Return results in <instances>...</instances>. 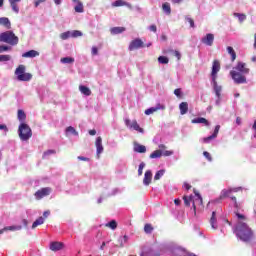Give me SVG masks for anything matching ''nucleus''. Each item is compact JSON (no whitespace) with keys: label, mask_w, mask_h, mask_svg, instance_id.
Here are the masks:
<instances>
[{"label":"nucleus","mask_w":256,"mask_h":256,"mask_svg":"<svg viewBox=\"0 0 256 256\" xmlns=\"http://www.w3.org/2000/svg\"><path fill=\"white\" fill-rule=\"evenodd\" d=\"M239 222L236 225V235L241 239V241H251L253 239V230L249 228L247 223L243 222L247 218L243 214L236 213Z\"/></svg>","instance_id":"nucleus-1"},{"label":"nucleus","mask_w":256,"mask_h":256,"mask_svg":"<svg viewBox=\"0 0 256 256\" xmlns=\"http://www.w3.org/2000/svg\"><path fill=\"white\" fill-rule=\"evenodd\" d=\"M183 201L186 207H191L192 203L194 215L197 214V209L198 211H203L204 209L203 198L201 197V194L197 192V190H194V195L183 196Z\"/></svg>","instance_id":"nucleus-2"},{"label":"nucleus","mask_w":256,"mask_h":256,"mask_svg":"<svg viewBox=\"0 0 256 256\" xmlns=\"http://www.w3.org/2000/svg\"><path fill=\"white\" fill-rule=\"evenodd\" d=\"M18 135L22 141H29L33 137V130L27 123L22 122L18 127Z\"/></svg>","instance_id":"nucleus-3"},{"label":"nucleus","mask_w":256,"mask_h":256,"mask_svg":"<svg viewBox=\"0 0 256 256\" xmlns=\"http://www.w3.org/2000/svg\"><path fill=\"white\" fill-rule=\"evenodd\" d=\"M0 41L2 43H8V45H18L19 37L13 31H6L0 34Z\"/></svg>","instance_id":"nucleus-4"},{"label":"nucleus","mask_w":256,"mask_h":256,"mask_svg":"<svg viewBox=\"0 0 256 256\" xmlns=\"http://www.w3.org/2000/svg\"><path fill=\"white\" fill-rule=\"evenodd\" d=\"M239 191V188H230V189H223L220 194V199H231L234 203V207L236 209H239V203L237 202V197L233 196V193H237Z\"/></svg>","instance_id":"nucleus-5"},{"label":"nucleus","mask_w":256,"mask_h":256,"mask_svg":"<svg viewBox=\"0 0 256 256\" xmlns=\"http://www.w3.org/2000/svg\"><path fill=\"white\" fill-rule=\"evenodd\" d=\"M26 67L25 65L21 64L19 65L15 70V75L17 77L18 81H31L33 79V74L26 73Z\"/></svg>","instance_id":"nucleus-6"},{"label":"nucleus","mask_w":256,"mask_h":256,"mask_svg":"<svg viewBox=\"0 0 256 256\" xmlns=\"http://www.w3.org/2000/svg\"><path fill=\"white\" fill-rule=\"evenodd\" d=\"M230 75L237 85H241L243 83H247V77L241 72H237L236 70L230 71Z\"/></svg>","instance_id":"nucleus-7"},{"label":"nucleus","mask_w":256,"mask_h":256,"mask_svg":"<svg viewBox=\"0 0 256 256\" xmlns=\"http://www.w3.org/2000/svg\"><path fill=\"white\" fill-rule=\"evenodd\" d=\"M124 123L126 127H128L129 129H134V131H137L138 133H145V130L141 128V126H139V123H137V120H133L131 122L130 119H125Z\"/></svg>","instance_id":"nucleus-8"},{"label":"nucleus","mask_w":256,"mask_h":256,"mask_svg":"<svg viewBox=\"0 0 256 256\" xmlns=\"http://www.w3.org/2000/svg\"><path fill=\"white\" fill-rule=\"evenodd\" d=\"M143 47H145V43L141 41V38H136L130 42L128 49L129 51H135Z\"/></svg>","instance_id":"nucleus-9"},{"label":"nucleus","mask_w":256,"mask_h":256,"mask_svg":"<svg viewBox=\"0 0 256 256\" xmlns=\"http://www.w3.org/2000/svg\"><path fill=\"white\" fill-rule=\"evenodd\" d=\"M34 195H35V198L39 201L43 199V197H47L51 195V188L50 187L42 188L36 191Z\"/></svg>","instance_id":"nucleus-10"},{"label":"nucleus","mask_w":256,"mask_h":256,"mask_svg":"<svg viewBox=\"0 0 256 256\" xmlns=\"http://www.w3.org/2000/svg\"><path fill=\"white\" fill-rule=\"evenodd\" d=\"M219 71H221V63H219L218 60H214L212 64V72H211L212 81L217 80V73Z\"/></svg>","instance_id":"nucleus-11"},{"label":"nucleus","mask_w":256,"mask_h":256,"mask_svg":"<svg viewBox=\"0 0 256 256\" xmlns=\"http://www.w3.org/2000/svg\"><path fill=\"white\" fill-rule=\"evenodd\" d=\"M202 43L204 45H207L208 47H213V41H215V35L208 33L205 37L201 39Z\"/></svg>","instance_id":"nucleus-12"},{"label":"nucleus","mask_w":256,"mask_h":256,"mask_svg":"<svg viewBox=\"0 0 256 256\" xmlns=\"http://www.w3.org/2000/svg\"><path fill=\"white\" fill-rule=\"evenodd\" d=\"M234 69L239 71V73H243L244 75H248L249 73V68H247V64L245 62H238Z\"/></svg>","instance_id":"nucleus-13"},{"label":"nucleus","mask_w":256,"mask_h":256,"mask_svg":"<svg viewBox=\"0 0 256 256\" xmlns=\"http://www.w3.org/2000/svg\"><path fill=\"white\" fill-rule=\"evenodd\" d=\"M153 179V173L151 170H147L144 174L143 184L148 187V185H151V181Z\"/></svg>","instance_id":"nucleus-14"},{"label":"nucleus","mask_w":256,"mask_h":256,"mask_svg":"<svg viewBox=\"0 0 256 256\" xmlns=\"http://www.w3.org/2000/svg\"><path fill=\"white\" fill-rule=\"evenodd\" d=\"M219 129H221V126L220 125H217L214 129V132L212 135L206 137V138H203V142L204 143H209V141L217 138V135H219Z\"/></svg>","instance_id":"nucleus-15"},{"label":"nucleus","mask_w":256,"mask_h":256,"mask_svg":"<svg viewBox=\"0 0 256 256\" xmlns=\"http://www.w3.org/2000/svg\"><path fill=\"white\" fill-rule=\"evenodd\" d=\"M95 147L97 149V156L99 157V154L103 153V138L101 136L96 138Z\"/></svg>","instance_id":"nucleus-16"},{"label":"nucleus","mask_w":256,"mask_h":256,"mask_svg":"<svg viewBox=\"0 0 256 256\" xmlns=\"http://www.w3.org/2000/svg\"><path fill=\"white\" fill-rule=\"evenodd\" d=\"M95 147L97 149V156L99 157V154L103 153V138L101 136L96 138Z\"/></svg>","instance_id":"nucleus-17"},{"label":"nucleus","mask_w":256,"mask_h":256,"mask_svg":"<svg viewBox=\"0 0 256 256\" xmlns=\"http://www.w3.org/2000/svg\"><path fill=\"white\" fill-rule=\"evenodd\" d=\"M165 110V106L161 105V104H157L156 107H151L149 109L145 110V115H153V113L159 111V110Z\"/></svg>","instance_id":"nucleus-18"},{"label":"nucleus","mask_w":256,"mask_h":256,"mask_svg":"<svg viewBox=\"0 0 256 256\" xmlns=\"http://www.w3.org/2000/svg\"><path fill=\"white\" fill-rule=\"evenodd\" d=\"M22 57H24V59H33L34 57H39V52H37V50H29L23 53Z\"/></svg>","instance_id":"nucleus-19"},{"label":"nucleus","mask_w":256,"mask_h":256,"mask_svg":"<svg viewBox=\"0 0 256 256\" xmlns=\"http://www.w3.org/2000/svg\"><path fill=\"white\" fill-rule=\"evenodd\" d=\"M134 151L135 153H147V147H145V145L134 142Z\"/></svg>","instance_id":"nucleus-20"},{"label":"nucleus","mask_w":256,"mask_h":256,"mask_svg":"<svg viewBox=\"0 0 256 256\" xmlns=\"http://www.w3.org/2000/svg\"><path fill=\"white\" fill-rule=\"evenodd\" d=\"M179 109L181 115H187V112L189 111V104L187 102H182L179 104Z\"/></svg>","instance_id":"nucleus-21"},{"label":"nucleus","mask_w":256,"mask_h":256,"mask_svg":"<svg viewBox=\"0 0 256 256\" xmlns=\"http://www.w3.org/2000/svg\"><path fill=\"white\" fill-rule=\"evenodd\" d=\"M50 249L51 251H61V249H63V242H52Z\"/></svg>","instance_id":"nucleus-22"},{"label":"nucleus","mask_w":256,"mask_h":256,"mask_svg":"<svg viewBox=\"0 0 256 256\" xmlns=\"http://www.w3.org/2000/svg\"><path fill=\"white\" fill-rule=\"evenodd\" d=\"M191 123H194V124L203 123L204 125H206V127H209V120L203 117L194 118L191 120Z\"/></svg>","instance_id":"nucleus-23"},{"label":"nucleus","mask_w":256,"mask_h":256,"mask_svg":"<svg viewBox=\"0 0 256 256\" xmlns=\"http://www.w3.org/2000/svg\"><path fill=\"white\" fill-rule=\"evenodd\" d=\"M210 225L212 229H217V213L215 211L212 212V216L210 218Z\"/></svg>","instance_id":"nucleus-24"},{"label":"nucleus","mask_w":256,"mask_h":256,"mask_svg":"<svg viewBox=\"0 0 256 256\" xmlns=\"http://www.w3.org/2000/svg\"><path fill=\"white\" fill-rule=\"evenodd\" d=\"M131 7V4L123 1V0H116L112 3V7Z\"/></svg>","instance_id":"nucleus-25"},{"label":"nucleus","mask_w":256,"mask_h":256,"mask_svg":"<svg viewBox=\"0 0 256 256\" xmlns=\"http://www.w3.org/2000/svg\"><path fill=\"white\" fill-rule=\"evenodd\" d=\"M79 91L82 93V95H86V97H89L91 95V89L87 86L80 85Z\"/></svg>","instance_id":"nucleus-26"},{"label":"nucleus","mask_w":256,"mask_h":256,"mask_svg":"<svg viewBox=\"0 0 256 256\" xmlns=\"http://www.w3.org/2000/svg\"><path fill=\"white\" fill-rule=\"evenodd\" d=\"M0 25H3V27L7 29H11V21H9V18H6V17L0 18Z\"/></svg>","instance_id":"nucleus-27"},{"label":"nucleus","mask_w":256,"mask_h":256,"mask_svg":"<svg viewBox=\"0 0 256 256\" xmlns=\"http://www.w3.org/2000/svg\"><path fill=\"white\" fill-rule=\"evenodd\" d=\"M111 35H119L125 32V27H113L110 29Z\"/></svg>","instance_id":"nucleus-28"},{"label":"nucleus","mask_w":256,"mask_h":256,"mask_svg":"<svg viewBox=\"0 0 256 256\" xmlns=\"http://www.w3.org/2000/svg\"><path fill=\"white\" fill-rule=\"evenodd\" d=\"M226 49H227V53L230 54L231 61L233 63V61H235V59H237V53L235 52V49H233V47H231V46H228Z\"/></svg>","instance_id":"nucleus-29"},{"label":"nucleus","mask_w":256,"mask_h":256,"mask_svg":"<svg viewBox=\"0 0 256 256\" xmlns=\"http://www.w3.org/2000/svg\"><path fill=\"white\" fill-rule=\"evenodd\" d=\"M43 223H45V218H43V216H40L33 222L32 229H36V227H39V225H43Z\"/></svg>","instance_id":"nucleus-30"},{"label":"nucleus","mask_w":256,"mask_h":256,"mask_svg":"<svg viewBox=\"0 0 256 256\" xmlns=\"http://www.w3.org/2000/svg\"><path fill=\"white\" fill-rule=\"evenodd\" d=\"M22 229V226L19 225V226H7V227H4L3 229H1V231H21Z\"/></svg>","instance_id":"nucleus-31"},{"label":"nucleus","mask_w":256,"mask_h":256,"mask_svg":"<svg viewBox=\"0 0 256 256\" xmlns=\"http://www.w3.org/2000/svg\"><path fill=\"white\" fill-rule=\"evenodd\" d=\"M163 156V151L156 150L150 154V159H159Z\"/></svg>","instance_id":"nucleus-32"},{"label":"nucleus","mask_w":256,"mask_h":256,"mask_svg":"<svg viewBox=\"0 0 256 256\" xmlns=\"http://www.w3.org/2000/svg\"><path fill=\"white\" fill-rule=\"evenodd\" d=\"M162 10L164 11V13H166V15H171V5L169 4V2H165L164 4H162Z\"/></svg>","instance_id":"nucleus-33"},{"label":"nucleus","mask_w":256,"mask_h":256,"mask_svg":"<svg viewBox=\"0 0 256 256\" xmlns=\"http://www.w3.org/2000/svg\"><path fill=\"white\" fill-rule=\"evenodd\" d=\"M76 6L74 7V11L76 12V13H83V11H84V8H83V3L81 2V1H76Z\"/></svg>","instance_id":"nucleus-34"},{"label":"nucleus","mask_w":256,"mask_h":256,"mask_svg":"<svg viewBox=\"0 0 256 256\" xmlns=\"http://www.w3.org/2000/svg\"><path fill=\"white\" fill-rule=\"evenodd\" d=\"M212 83L214 85V91H215L217 97H220L221 96V89H222L221 86H218L217 80L212 81Z\"/></svg>","instance_id":"nucleus-35"},{"label":"nucleus","mask_w":256,"mask_h":256,"mask_svg":"<svg viewBox=\"0 0 256 256\" xmlns=\"http://www.w3.org/2000/svg\"><path fill=\"white\" fill-rule=\"evenodd\" d=\"M61 63H64V64H71V63H75V58L73 57H64V58H61Z\"/></svg>","instance_id":"nucleus-36"},{"label":"nucleus","mask_w":256,"mask_h":256,"mask_svg":"<svg viewBox=\"0 0 256 256\" xmlns=\"http://www.w3.org/2000/svg\"><path fill=\"white\" fill-rule=\"evenodd\" d=\"M25 119H27V114H25V111L18 110V120L25 121Z\"/></svg>","instance_id":"nucleus-37"},{"label":"nucleus","mask_w":256,"mask_h":256,"mask_svg":"<svg viewBox=\"0 0 256 256\" xmlns=\"http://www.w3.org/2000/svg\"><path fill=\"white\" fill-rule=\"evenodd\" d=\"M158 62L161 65H167V63H169V58H167L166 56H160L158 57Z\"/></svg>","instance_id":"nucleus-38"},{"label":"nucleus","mask_w":256,"mask_h":256,"mask_svg":"<svg viewBox=\"0 0 256 256\" xmlns=\"http://www.w3.org/2000/svg\"><path fill=\"white\" fill-rule=\"evenodd\" d=\"M234 17H238L240 23H243L247 19V15L241 13H234Z\"/></svg>","instance_id":"nucleus-39"},{"label":"nucleus","mask_w":256,"mask_h":256,"mask_svg":"<svg viewBox=\"0 0 256 256\" xmlns=\"http://www.w3.org/2000/svg\"><path fill=\"white\" fill-rule=\"evenodd\" d=\"M163 175H165V170L157 171L155 176H154V180L159 181V179H161Z\"/></svg>","instance_id":"nucleus-40"},{"label":"nucleus","mask_w":256,"mask_h":256,"mask_svg":"<svg viewBox=\"0 0 256 256\" xmlns=\"http://www.w3.org/2000/svg\"><path fill=\"white\" fill-rule=\"evenodd\" d=\"M105 227H109L110 229L115 230L117 229V221L112 220L109 223H107Z\"/></svg>","instance_id":"nucleus-41"},{"label":"nucleus","mask_w":256,"mask_h":256,"mask_svg":"<svg viewBox=\"0 0 256 256\" xmlns=\"http://www.w3.org/2000/svg\"><path fill=\"white\" fill-rule=\"evenodd\" d=\"M69 37H71L70 31L63 32L62 34H60V39H62V41H67V39H69Z\"/></svg>","instance_id":"nucleus-42"},{"label":"nucleus","mask_w":256,"mask_h":256,"mask_svg":"<svg viewBox=\"0 0 256 256\" xmlns=\"http://www.w3.org/2000/svg\"><path fill=\"white\" fill-rule=\"evenodd\" d=\"M66 133H71L72 135H75L76 137L79 135V132L75 130L72 126H69L66 128Z\"/></svg>","instance_id":"nucleus-43"},{"label":"nucleus","mask_w":256,"mask_h":256,"mask_svg":"<svg viewBox=\"0 0 256 256\" xmlns=\"http://www.w3.org/2000/svg\"><path fill=\"white\" fill-rule=\"evenodd\" d=\"M11 61V55H0V63Z\"/></svg>","instance_id":"nucleus-44"},{"label":"nucleus","mask_w":256,"mask_h":256,"mask_svg":"<svg viewBox=\"0 0 256 256\" xmlns=\"http://www.w3.org/2000/svg\"><path fill=\"white\" fill-rule=\"evenodd\" d=\"M144 231L145 233L149 234V233H153V226L151 224H145L144 226Z\"/></svg>","instance_id":"nucleus-45"},{"label":"nucleus","mask_w":256,"mask_h":256,"mask_svg":"<svg viewBox=\"0 0 256 256\" xmlns=\"http://www.w3.org/2000/svg\"><path fill=\"white\" fill-rule=\"evenodd\" d=\"M143 169H145V162H141L138 168V176L141 177L143 175Z\"/></svg>","instance_id":"nucleus-46"},{"label":"nucleus","mask_w":256,"mask_h":256,"mask_svg":"<svg viewBox=\"0 0 256 256\" xmlns=\"http://www.w3.org/2000/svg\"><path fill=\"white\" fill-rule=\"evenodd\" d=\"M56 153L55 150H47L43 153L42 159H45L48 155H55Z\"/></svg>","instance_id":"nucleus-47"},{"label":"nucleus","mask_w":256,"mask_h":256,"mask_svg":"<svg viewBox=\"0 0 256 256\" xmlns=\"http://www.w3.org/2000/svg\"><path fill=\"white\" fill-rule=\"evenodd\" d=\"M71 37H82L83 33L79 30H74L72 33H70Z\"/></svg>","instance_id":"nucleus-48"},{"label":"nucleus","mask_w":256,"mask_h":256,"mask_svg":"<svg viewBox=\"0 0 256 256\" xmlns=\"http://www.w3.org/2000/svg\"><path fill=\"white\" fill-rule=\"evenodd\" d=\"M174 95H176V97H178V99H183V95L181 94V88L175 89Z\"/></svg>","instance_id":"nucleus-49"},{"label":"nucleus","mask_w":256,"mask_h":256,"mask_svg":"<svg viewBox=\"0 0 256 256\" xmlns=\"http://www.w3.org/2000/svg\"><path fill=\"white\" fill-rule=\"evenodd\" d=\"M10 6L12 8V11H14V13H19V6H17V3H10Z\"/></svg>","instance_id":"nucleus-50"},{"label":"nucleus","mask_w":256,"mask_h":256,"mask_svg":"<svg viewBox=\"0 0 256 256\" xmlns=\"http://www.w3.org/2000/svg\"><path fill=\"white\" fill-rule=\"evenodd\" d=\"M185 19L189 23L190 27H195V21L192 18L186 17Z\"/></svg>","instance_id":"nucleus-51"},{"label":"nucleus","mask_w":256,"mask_h":256,"mask_svg":"<svg viewBox=\"0 0 256 256\" xmlns=\"http://www.w3.org/2000/svg\"><path fill=\"white\" fill-rule=\"evenodd\" d=\"M162 155H164V157H171V155H173V150H166L162 152Z\"/></svg>","instance_id":"nucleus-52"},{"label":"nucleus","mask_w":256,"mask_h":256,"mask_svg":"<svg viewBox=\"0 0 256 256\" xmlns=\"http://www.w3.org/2000/svg\"><path fill=\"white\" fill-rule=\"evenodd\" d=\"M203 155H204V157H205L206 159H208V161H212V160H213V158L211 157V154H210L209 152L204 151V152H203Z\"/></svg>","instance_id":"nucleus-53"},{"label":"nucleus","mask_w":256,"mask_h":256,"mask_svg":"<svg viewBox=\"0 0 256 256\" xmlns=\"http://www.w3.org/2000/svg\"><path fill=\"white\" fill-rule=\"evenodd\" d=\"M92 55H99V49L97 46H93L91 50Z\"/></svg>","instance_id":"nucleus-54"},{"label":"nucleus","mask_w":256,"mask_h":256,"mask_svg":"<svg viewBox=\"0 0 256 256\" xmlns=\"http://www.w3.org/2000/svg\"><path fill=\"white\" fill-rule=\"evenodd\" d=\"M150 31H152L153 33H157V26L155 24L151 25L149 27Z\"/></svg>","instance_id":"nucleus-55"},{"label":"nucleus","mask_w":256,"mask_h":256,"mask_svg":"<svg viewBox=\"0 0 256 256\" xmlns=\"http://www.w3.org/2000/svg\"><path fill=\"white\" fill-rule=\"evenodd\" d=\"M0 131H9V128L5 124H0Z\"/></svg>","instance_id":"nucleus-56"},{"label":"nucleus","mask_w":256,"mask_h":256,"mask_svg":"<svg viewBox=\"0 0 256 256\" xmlns=\"http://www.w3.org/2000/svg\"><path fill=\"white\" fill-rule=\"evenodd\" d=\"M47 0H35V7H39L41 3H45Z\"/></svg>","instance_id":"nucleus-57"},{"label":"nucleus","mask_w":256,"mask_h":256,"mask_svg":"<svg viewBox=\"0 0 256 256\" xmlns=\"http://www.w3.org/2000/svg\"><path fill=\"white\" fill-rule=\"evenodd\" d=\"M174 55H175V57H177L178 61L181 60V53L179 51L175 50Z\"/></svg>","instance_id":"nucleus-58"},{"label":"nucleus","mask_w":256,"mask_h":256,"mask_svg":"<svg viewBox=\"0 0 256 256\" xmlns=\"http://www.w3.org/2000/svg\"><path fill=\"white\" fill-rule=\"evenodd\" d=\"M49 215H51V211L47 210L43 213V219H47V217H49Z\"/></svg>","instance_id":"nucleus-59"},{"label":"nucleus","mask_w":256,"mask_h":256,"mask_svg":"<svg viewBox=\"0 0 256 256\" xmlns=\"http://www.w3.org/2000/svg\"><path fill=\"white\" fill-rule=\"evenodd\" d=\"M9 50H11V47H9V46H1V51H2V53H3L4 51H9Z\"/></svg>","instance_id":"nucleus-60"},{"label":"nucleus","mask_w":256,"mask_h":256,"mask_svg":"<svg viewBox=\"0 0 256 256\" xmlns=\"http://www.w3.org/2000/svg\"><path fill=\"white\" fill-rule=\"evenodd\" d=\"M79 161H89V158L83 157V156H78Z\"/></svg>","instance_id":"nucleus-61"},{"label":"nucleus","mask_w":256,"mask_h":256,"mask_svg":"<svg viewBox=\"0 0 256 256\" xmlns=\"http://www.w3.org/2000/svg\"><path fill=\"white\" fill-rule=\"evenodd\" d=\"M184 187H185L186 191H189V189H191V185L187 182L184 183Z\"/></svg>","instance_id":"nucleus-62"},{"label":"nucleus","mask_w":256,"mask_h":256,"mask_svg":"<svg viewBox=\"0 0 256 256\" xmlns=\"http://www.w3.org/2000/svg\"><path fill=\"white\" fill-rule=\"evenodd\" d=\"M252 129L255 131L254 137H256V120H255V122H254V124H253V126H252Z\"/></svg>","instance_id":"nucleus-63"},{"label":"nucleus","mask_w":256,"mask_h":256,"mask_svg":"<svg viewBox=\"0 0 256 256\" xmlns=\"http://www.w3.org/2000/svg\"><path fill=\"white\" fill-rule=\"evenodd\" d=\"M254 49H256V33L254 34Z\"/></svg>","instance_id":"nucleus-64"}]
</instances>
